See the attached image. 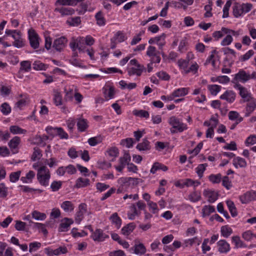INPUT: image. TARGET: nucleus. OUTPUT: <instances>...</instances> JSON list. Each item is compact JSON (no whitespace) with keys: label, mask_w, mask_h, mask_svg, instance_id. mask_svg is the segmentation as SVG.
I'll return each mask as SVG.
<instances>
[{"label":"nucleus","mask_w":256,"mask_h":256,"mask_svg":"<svg viewBox=\"0 0 256 256\" xmlns=\"http://www.w3.org/2000/svg\"><path fill=\"white\" fill-rule=\"evenodd\" d=\"M37 179L39 183L43 186L48 185L50 174L49 170L46 166H42L38 168Z\"/></svg>","instance_id":"f257e3e1"},{"label":"nucleus","mask_w":256,"mask_h":256,"mask_svg":"<svg viewBox=\"0 0 256 256\" xmlns=\"http://www.w3.org/2000/svg\"><path fill=\"white\" fill-rule=\"evenodd\" d=\"M5 33L7 36H10L14 39V40L12 43L14 46L17 48H21L24 46V42L20 31L6 29Z\"/></svg>","instance_id":"f03ea898"},{"label":"nucleus","mask_w":256,"mask_h":256,"mask_svg":"<svg viewBox=\"0 0 256 256\" xmlns=\"http://www.w3.org/2000/svg\"><path fill=\"white\" fill-rule=\"evenodd\" d=\"M249 80V74L247 73L244 70H240L238 72L234 75L232 82L236 84H239V82L245 83Z\"/></svg>","instance_id":"7ed1b4c3"},{"label":"nucleus","mask_w":256,"mask_h":256,"mask_svg":"<svg viewBox=\"0 0 256 256\" xmlns=\"http://www.w3.org/2000/svg\"><path fill=\"white\" fill-rule=\"evenodd\" d=\"M84 43V38H78L76 39L72 38L70 43V46L73 52H75L76 49H78L80 52H84V46H83Z\"/></svg>","instance_id":"20e7f679"},{"label":"nucleus","mask_w":256,"mask_h":256,"mask_svg":"<svg viewBox=\"0 0 256 256\" xmlns=\"http://www.w3.org/2000/svg\"><path fill=\"white\" fill-rule=\"evenodd\" d=\"M168 122L173 128L176 129L178 132H182L187 129L186 125L180 120L176 116H172L169 118Z\"/></svg>","instance_id":"39448f33"},{"label":"nucleus","mask_w":256,"mask_h":256,"mask_svg":"<svg viewBox=\"0 0 256 256\" xmlns=\"http://www.w3.org/2000/svg\"><path fill=\"white\" fill-rule=\"evenodd\" d=\"M28 34L31 47L34 49L38 48L40 44V38L38 34L32 29L28 30Z\"/></svg>","instance_id":"423d86ee"},{"label":"nucleus","mask_w":256,"mask_h":256,"mask_svg":"<svg viewBox=\"0 0 256 256\" xmlns=\"http://www.w3.org/2000/svg\"><path fill=\"white\" fill-rule=\"evenodd\" d=\"M118 188L117 190L118 193H121L126 191L130 186L128 177H122L118 180Z\"/></svg>","instance_id":"0eeeda50"},{"label":"nucleus","mask_w":256,"mask_h":256,"mask_svg":"<svg viewBox=\"0 0 256 256\" xmlns=\"http://www.w3.org/2000/svg\"><path fill=\"white\" fill-rule=\"evenodd\" d=\"M86 204L84 203L80 204L78 206V210L76 214L75 221L78 224H80L84 218V215L86 212Z\"/></svg>","instance_id":"6e6552de"},{"label":"nucleus","mask_w":256,"mask_h":256,"mask_svg":"<svg viewBox=\"0 0 256 256\" xmlns=\"http://www.w3.org/2000/svg\"><path fill=\"white\" fill-rule=\"evenodd\" d=\"M203 194L208 198V201L210 203L214 202L218 198L219 195L218 192L210 190H204Z\"/></svg>","instance_id":"1a4fd4ad"},{"label":"nucleus","mask_w":256,"mask_h":256,"mask_svg":"<svg viewBox=\"0 0 256 256\" xmlns=\"http://www.w3.org/2000/svg\"><path fill=\"white\" fill-rule=\"evenodd\" d=\"M66 42V38L62 36L54 42L52 47L57 51L60 52L65 47Z\"/></svg>","instance_id":"9d476101"},{"label":"nucleus","mask_w":256,"mask_h":256,"mask_svg":"<svg viewBox=\"0 0 256 256\" xmlns=\"http://www.w3.org/2000/svg\"><path fill=\"white\" fill-rule=\"evenodd\" d=\"M234 87L239 90V94L242 98L246 101L249 100L250 96L247 88L241 86L240 84H236L234 86Z\"/></svg>","instance_id":"9b49d317"},{"label":"nucleus","mask_w":256,"mask_h":256,"mask_svg":"<svg viewBox=\"0 0 256 256\" xmlns=\"http://www.w3.org/2000/svg\"><path fill=\"white\" fill-rule=\"evenodd\" d=\"M91 238L94 240L98 242L104 241L106 238H108V236L104 234L102 230L100 229H96L95 232H94L91 236Z\"/></svg>","instance_id":"f8f14e48"},{"label":"nucleus","mask_w":256,"mask_h":256,"mask_svg":"<svg viewBox=\"0 0 256 256\" xmlns=\"http://www.w3.org/2000/svg\"><path fill=\"white\" fill-rule=\"evenodd\" d=\"M145 68L143 65H138V67H132L127 69L129 76L136 75L138 76H141L142 72L145 70Z\"/></svg>","instance_id":"ddd939ff"},{"label":"nucleus","mask_w":256,"mask_h":256,"mask_svg":"<svg viewBox=\"0 0 256 256\" xmlns=\"http://www.w3.org/2000/svg\"><path fill=\"white\" fill-rule=\"evenodd\" d=\"M20 137L16 136L13 138L8 142V145L13 154L18 152V148L20 144Z\"/></svg>","instance_id":"4468645a"},{"label":"nucleus","mask_w":256,"mask_h":256,"mask_svg":"<svg viewBox=\"0 0 256 256\" xmlns=\"http://www.w3.org/2000/svg\"><path fill=\"white\" fill-rule=\"evenodd\" d=\"M218 250L220 253H227L230 250V244L226 240H221L217 242Z\"/></svg>","instance_id":"2eb2a0df"},{"label":"nucleus","mask_w":256,"mask_h":256,"mask_svg":"<svg viewBox=\"0 0 256 256\" xmlns=\"http://www.w3.org/2000/svg\"><path fill=\"white\" fill-rule=\"evenodd\" d=\"M235 98L236 94L232 90H226L220 96V99L224 100L229 103L233 102Z\"/></svg>","instance_id":"dca6fc26"},{"label":"nucleus","mask_w":256,"mask_h":256,"mask_svg":"<svg viewBox=\"0 0 256 256\" xmlns=\"http://www.w3.org/2000/svg\"><path fill=\"white\" fill-rule=\"evenodd\" d=\"M136 148L140 151L150 150L151 149L150 143L146 138H144L142 142L138 144Z\"/></svg>","instance_id":"f3484780"},{"label":"nucleus","mask_w":256,"mask_h":256,"mask_svg":"<svg viewBox=\"0 0 256 256\" xmlns=\"http://www.w3.org/2000/svg\"><path fill=\"white\" fill-rule=\"evenodd\" d=\"M54 12H59L62 16L72 15L74 13V10L71 8H56Z\"/></svg>","instance_id":"a211bd4d"},{"label":"nucleus","mask_w":256,"mask_h":256,"mask_svg":"<svg viewBox=\"0 0 256 256\" xmlns=\"http://www.w3.org/2000/svg\"><path fill=\"white\" fill-rule=\"evenodd\" d=\"M74 222V221L71 218H64L60 224L59 228V231L60 232H66L68 230V228L70 227V224Z\"/></svg>","instance_id":"6ab92c4d"},{"label":"nucleus","mask_w":256,"mask_h":256,"mask_svg":"<svg viewBox=\"0 0 256 256\" xmlns=\"http://www.w3.org/2000/svg\"><path fill=\"white\" fill-rule=\"evenodd\" d=\"M136 228V224L134 222H130L123 227L121 230L122 234L125 236H129Z\"/></svg>","instance_id":"aec40b11"},{"label":"nucleus","mask_w":256,"mask_h":256,"mask_svg":"<svg viewBox=\"0 0 256 256\" xmlns=\"http://www.w3.org/2000/svg\"><path fill=\"white\" fill-rule=\"evenodd\" d=\"M135 254L137 255H142L146 252V248L142 243L135 244L134 246L132 248Z\"/></svg>","instance_id":"412c9836"},{"label":"nucleus","mask_w":256,"mask_h":256,"mask_svg":"<svg viewBox=\"0 0 256 256\" xmlns=\"http://www.w3.org/2000/svg\"><path fill=\"white\" fill-rule=\"evenodd\" d=\"M61 208L66 212H73L74 208V206L72 202L64 201L60 205Z\"/></svg>","instance_id":"4be33fe9"},{"label":"nucleus","mask_w":256,"mask_h":256,"mask_svg":"<svg viewBox=\"0 0 256 256\" xmlns=\"http://www.w3.org/2000/svg\"><path fill=\"white\" fill-rule=\"evenodd\" d=\"M77 126L80 132H83L86 131L88 126L87 120L82 118H78Z\"/></svg>","instance_id":"5701e85b"},{"label":"nucleus","mask_w":256,"mask_h":256,"mask_svg":"<svg viewBox=\"0 0 256 256\" xmlns=\"http://www.w3.org/2000/svg\"><path fill=\"white\" fill-rule=\"evenodd\" d=\"M256 108V102L252 100L247 103L246 107L245 116H248Z\"/></svg>","instance_id":"b1692460"},{"label":"nucleus","mask_w":256,"mask_h":256,"mask_svg":"<svg viewBox=\"0 0 256 256\" xmlns=\"http://www.w3.org/2000/svg\"><path fill=\"white\" fill-rule=\"evenodd\" d=\"M233 164L236 168H238V166L240 168H245L246 166V160L240 157L235 158L233 160Z\"/></svg>","instance_id":"393cba45"},{"label":"nucleus","mask_w":256,"mask_h":256,"mask_svg":"<svg viewBox=\"0 0 256 256\" xmlns=\"http://www.w3.org/2000/svg\"><path fill=\"white\" fill-rule=\"evenodd\" d=\"M112 224H115L116 226L119 228L122 224V220L118 216L116 212L114 213L110 218Z\"/></svg>","instance_id":"a878e982"},{"label":"nucleus","mask_w":256,"mask_h":256,"mask_svg":"<svg viewBox=\"0 0 256 256\" xmlns=\"http://www.w3.org/2000/svg\"><path fill=\"white\" fill-rule=\"evenodd\" d=\"M104 94L106 99H112L115 94L114 88L113 86H109L108 89H104Z\"/></svg>","instance_id":"bb28decb"},{"label":"nucleus","mask_w":256,"mask_h":256,"mask_svg":"<svg viewBox=\"0 0 256 256\" xmlns=\"http://www.w3.org/2000/svg\"><path fill=\"white\" fill-rule=\"evenodd\" d=\"M95 18L96 20V23L98 26H102L106 24V20L101 11H99L96 14Z\"/></svg>","instance_id":"cd10ccee"},{"label":"nucleus","mask_w":256,"mask_h":256,"mask_svg":"<svg viewBox=\"0 0 256 256\" xmlns=\"http://www.w3.org/2000/svg\"><path fill=\"white\" fill-rule=\"evenodd\" d=\"M188 88H180L175 90L172 92V96L175 97L184 96L188 93Z\"/></svg>","instance_id":"c85d7f7f"},{"label":"nucleus","mask_w":256,"mask_h":256,"mask_svg":"<svg viewBox=\"0 0 256 256\" xmlns=\"http://www.w3.org/2000/svg\"><path fill=\"white\" fill-rule=\"evenodd\" d=\"M90 184V180L88 178H78L76 181V186L77 188H83Z\"/></svg>","instance_id":"c756f323"},{"label":"nucleus","mask_w":256,"mask_h":256,"mask_svg":"<svg viewBox=\"0 0 256 256\" xmlns=\"http://www.w3.org/2000/svg\"><path fill=\"white\" fill-rule=\"evenodd\" d=\"M20 70H24L26 72H30L32 69L31 62L29 60H24L20 63Z\"/></svg>","instance_id":"7c9ffc66"},{"label":"nucleus","mask_w":256,"mask_h":256,"mask_svg":"<svg viewBox=\"0 0 256 256\" xmlns=\"http://www.w3.org/2000/svg\"><path fill=\"white\" fill-rule=\"evenodd\" d=\"M32 217L36 220H43L46 218V214L37 210H34L32 213Z\"/></svg>","instance_id":"2f4dec72"},{"label":"nucleus","mask_w":256,"mask_h":256,"mask_svg":"<svg viewBox=\"0 0 256 256\" xmlns=\"http://www.w3.org/2000/svg\"><path fill=\"white\" fill-rule=\"evenodd\" d=\"M108 156L112 158L113 160L118 155V150L116 147H112L106 150Z\"/></svg>","instance_id":"473e14b6"},{"label":"nucleus","mask_w":256,"mask_h":256,"mask_svg":"<svg viewBox=\"0 0 256 256\" xmlns=\"http://www.w3.org/2000/svg\"><path fill=\"white\" fill-rule=\"evenodd\" d=\"M130 160V156L128 152L126 151L124 152L123 156L120 157L119 159L120 164L126 166V164H129Z\"/></svg>","instance_id":"72a5a7b5"},{"label":"nucleus","mask_w":256,"mask_h":256,"mask_svg":"<svg viewBox=\"0 0 256 256\" xmlns=\"http://www.w3.org/2000/svg\"><path fill=\"white\" fill-rule=\"evenodd\" d=\"M200 184V182L198 181H194L191 179H186L184 183L182 184H176V186H180L182 188H183L184 186H197Z\"/></svg>","instance_id":"f704fd0d"},{"label":"nucleus","mask_w":256,"mask_h":256,"mask_svg":"<svg viewBox=\"0 0 256 256\" xmlns=\"http://www.w3.org/2000/svg\"><path fill=\"white\" fill-rule=\"evenodd\" d=\"M215 212L214 208L212 206H205L202 210V216L204 217L209 216L210 214Z\"/></svg>","instance_id":"c9c22d12"},{"label":"nucleus","mask_w":256,"mask_h":256,"mask_svg":"<svg viewBox=\"0 0 256 256\" xmlns=\"http://www.w3.org/2000/svg\"><path fill=\"white\" fill-rule=\"evenodd\" d=\"M220 232L223 236L228 238L232 233V230L228 226H222Z\"/></svg>","instance_id":"e433bc0d"},{"label":"nucleus","mask_w":256,"mask_h":256,"mask_svg":"<svg viewBox=\"0 0 256 256\" xmlns=\"http://www.w3.org/2000/svg\"><path fill=\"white\" fill-rule=\"evenodd\" d=\"M188 199L192 202H197L201 199L200 193V192L194 191L189 194Z\"/></svg>","instance_id":"4c0bfd02"},{"label":"nucleus","mask_w":256,"mask_h":256,"mask_svg":"<svg viewBox=\"0 0 256 256\" xmlns=\"http://www.w3.org/2000/svg\"><path fill=\"white\" fill-rule=\"evenodd\" d=\"M10 132L13 134H26V130L24 129H22L20 127L18 126H12L10 128Z\"/></svg>","instance_id":"58836bf2"},{"label":"nucleus","mask_w":256,"mask_h":256,"mask_svg":"<svg viewBox=\"0 0 256 256\" xmlns=\"http://www.w3.org/2000/svg\"><path fill=\"white\" fill-rule=\"evenodd\" d=\"M32 65L33 68L36 70H46L48 68L46 64H44L40 61H35Z\"/></svg>","instance_id":"ea45409f"},{"label":"nucleus","mask_w":256,"mask_h":256,"mask_svg":"<svg viewBox=\"0 0 256 256\" xmlns=\"http://www.w3.org/2000/svg\"><path fill=\"white\" fill-rule=\"evenodd\" d=\"M0 110L3 114L8 115L11 112V108L7 102H4L0 106Z\"/></svg>","instance_id":"a19ab883"},{"label":"nucleus","mask_w":256,"mask_h":256,"mask_svg":"<svg viewBox=\"0 0 256 256\" xmlns=\"http://www.w3.org/2000/svg\"><path fill=\"white\" fill-rule=\"evenodd\" d=\"M221 86L217 84L209 85L208 86V89L210 91L211 94L214 96H216L220 90Z\"/></svg>","instance_id":"79ce46f5"},{"label":"nucleus","mask_w":256,"mask_h":256,"mask_svg":"<svg viewBox=\"0 0 256 256\" xmlns=\"http://www.w3.org/2000/svg\"><path fill=\"white\" fill-rule=\"evenodd\" d=\"M133 114L136 116L140 118H148L149 117L148 112L144 110H135L133 111Z\"/></svg>","instance_id":"37998d69"},{"label":"nucleus","mask_w":256,"mask_h":256,"mask_svg":"<svg viewBox=\"0 0 256 256\" xmlns=\"http://www.w3.org/2000/svg\"><path fill=\"white\" fill-rule=\"evenodd\" d=\"M189 60L180 59L178 61V64L180 68L182 69L184 72H186V70L188 69V64Z\"/></svg>","instance_id":"c03bdc74"},{"label":"nucleus","mask_w":256,"mask_h":256,"mask_svg":"<svg viewBox=\"0 0 256 256\" xmlns=\"http://www.w3.org/2000/svg\"><path fill=\"white\" fill-rule=\"evenodd\" d=\"M240 200L242 204H248L252 200L248 192L240 196Z\"/></svg>","instance_id":"a18cd8bd"},{"label":"nucleus","mask_w":256,"mask_h":256,"mask_svg":"<svg viewBox=\"0 0 256 256\" xmlns=\"http://www.w3.org/2000/svg\"><path fill=\"white\" fill-rule=\"evenodd\" d=\"M54 101L56 106L62 104V96L60 92H54Z\"/></svg>","instance_id":"49530a36"},{"label":"nucleus","mask_w":256,"mask_h":256,"mask_svg":"<svg viewBox=\"0 0 256 256\" xmlns=\"http://www.w3.org/2000/svg\"><path fill=\"white\" fill-rule=\"evenodd\" d=\"M208 179L213 184H218L221 180L222 175L220 174H212L208 176Z\"/></svg>","instance_id":"de8ad7c7"},{"label":"nucleus","mask_w":256,"mask_h":256,"mask_svg":"<svg viewBox=\"0 0 256 256\" xmlns=\"http://www.w3.org/2000/svg\"><path fill=\"white\" fill-rule=\"evenodd\" d=\"M34 150L31 158L32 161H35L36 159H40L42 156V151L38 148H34Z\"/></svg>","instance_id":"09e8293b"},{"label":"nucleus","mask_w":256,"mask_h":256,"mask_svg":"<svg viewBox=\"0 0 256 256\" xmlns=\"http://www.w3.org/2000/svg\"><path fill=\"white\" fill-rule=\"evenodd\" d=\"M156 54H160V52L158 51L154 46H150L148 47L146 52V55L148 56L152 57Z\"/></svg>","instance_id":"8fccbe9b"},{"label":"nucleus","mask_w":256,"mask_h":256,"mask_svg":"<svg viewBox=\"0 0 256 256\" xmlns=\"http://www.w3.org/2000/svg\"><path fill=\"white\" fill-rule=\"evenodd\" d=\"M8 194V188L4 183L0 184V197L5 198Z\"/></svg>","instance_id":"3c124183"},{"label":"nucleus","mask_w":256,"mask_h":256,"mask_svg":"<svg viewBox=\"0 0 256 256\" xmlns=\"http://www.w3.org/2000/svg\"><path fill=\"white\" fill-rule=\"evenodd\" d=\"M224 29H227V28L222 27V28L220 30L215 31L212 33V36L216 40H218V39L222 38L224 35L226 34L224 32Z\"/></svg>","instance_id":"603ef678"},{"label":"nucleus","mask_w":256,"mask_h":256,"mask_svg":"<svg viewBox=\"0 0 256 256\" xmlns=\"http://www.w3.org/2000/svg\"><path fill=\"white\" fill-rule=\"evenodd\" d=\"M207 166L208 164H200L196 168V172L200 178L202 176L203 173Z\"/></svg>","instance_id":"864d4df0"},{"label":"nucleus","mask_w":256,"mask_h":256,"mask_svg":"<svg viewBox=\"0 0 256 256\" xmlns=\"http://www.w3.org/2000/svg\"><path fill=\"white\" fill-rule=\"evenodd\" d=\"M243 13L240 5H236L234 6L233 14L235 17L238 18L241 16Z\"/></svg>","instance_id":"5fc2aeb1"},{"label":"nucleus","mask_w":256,"mask_h":256,"mask_svg":"<svg viewBox=\"0 0 256 256\" xmlns=\"http://www.w3.org/2000/svg\"><path fill=\"white\" fill-rule=\"evenodd\" d=\"M21 174L20 171L12 172L10 175V180L12 182H15L18 180Z\"/></svg>","instance_id":"6e6d98bb"},{"label":"nucleus","mask_w":256,"mask_h":256,"mask_svg":"<svg viewBox=\"0 0 256 256\" xmlns=\"http://www.w3.org/2000/svg\"><path fill=\"white\" fill-rule=\"evenodd\" d=\"M227 36L221 42V45L222 46H228L232 42L233 38L232 36L230 34H226Z\"/></svg>","instance_id":"4d7b16f0"},{"label":"nucleus","mask_w":256,"mask_h":256,"mask_svg":"<svg viewBox=\"0 0 256 256\" xmlns=\"http://www.w3.org/2000/svg\"><path fill=\"white\" fill-rule=\"evenodd\" d=\"M56 132L62 139H68V134L62 128H56Z\"/></svg>","instance_id":"13d9d810"},{"label":"nucleus","mask_w":256,"mask_h":256,"mask_svg":"<svg viewBox=\"0 0 256 256\" xmlns=\"http://www.w3.org/2000/svg\"><path fill=\"white\" fill-rule=\"evenodd\" d=\"M228 118L231 120H238L240 118H242L240 116L239 114L236 111H230L228 113Z\"/></svg>","instance_id":"bf43d9fd"},{"label":"nucleus","mask_w":256,"mask_h":256,"mask_svg":"<svg viewBox=\"0 0 256 256\" xmlns=\"http://www.w3.org/2000/svg\"><path fill=\"white\" fill-rule=\"evenodd\" d=\"M232 4V2L230 0H228L225 4L224 8H223V18H226L228 17V10Z\"/></svg>","instance_id":"052dcab7"},{"label":"nucleus","mask_w":256,"mask_h":256,"mask_svg":"<svg viewBox=\"0 0 256 256\" xmlns=\"http://www.w3.org/2000/svg\"><path fill=\"white\" fill-rule=\"evenodd\" d=\"M74 86H72V87ZM73 90V88H69L68 90L64 88V92H66V96L64 98L66 100H71L72 98L74 95Z\"/></svg>","instance_id":"680f3d73"},{"label":"nucleus","mask_w":256,"mask_h":256,"mask_svg":"<svg viewBox=\"0 0 256 256\" xmlns=\"http://www.w3.org/2000/svg\"><path fill=\"white\" fill-rule=\"evenodd\" d=\"M68 249L66 246H60L54 250V252L55 256H59L62 254H65L68 252Z\"/></svg>","instance_id":"e2e57ef3"},{"label":"nucleus","mask_w":256,"mask_h":256,"mask_svg":"<svg viewBox=\"0 0 256 256\" xmlns=\"http://www.w3.org/2000/svg\"><path fill=\"white\" fill-rule=\"evenodd\" d=\"M222 184L224 186L227 190H230L232 187L231 182L229 180V178L228 176H225L223 178L222 180Z\"/></svg>","instance_id":"0e129e2a"},{"label":"nucleus","mask_w":256,"mask_h":256,"mask_svg":"<svg viewBox=\"0 0 256 256\" xmlns=\"http://www.w3.org/2000/svg\"><path fill=\"white\" fill-rule=\"evenodd\" d=\"M254 54V52L252 50H249L244 55L242 56L240 60L244 62L246 60H248Z\"/></svg>","instance_id":"69168bd1"},{"label":"nucleus","mask_w":256,"mask_h":256,"mask_svg":"<svg viewBox=\"0 0 256 256\" xmlns=\"http://www.w3.org/2000/svg\"><path fill=\"white\" fill-rule=\"evenodd\" d=\"M113 38L118 42H121L125 40V36L121 32L118 31Z\"/></svg>","instance_id":"338daca9"},{"label":"nucleus","mask_w":256,"mask_h":256,"mask_svg":"<svg viewBox=\"0 0 256 256\" xmlns=\"http://www.w3.org/2000/svg\"><path fill=\"white\" fill-rule=\"evenodd\" d=\"M245 143L246 145H253L256 144V136L250 135L246 138Z\"/></svg>","instance_id":"774afa93"}]
</instances>
